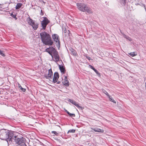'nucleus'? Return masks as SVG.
<instances>
[{
    "mask_svg": "<svg viewBox=\"0 0 146 146\" xmlns=\"http://www.w3.org/2000/svg\"><path fill=\"white\" fill-rule=\"evenodd\" d=\"M14 134L13 132L7 131L5 129L1 131L0 135V139L2 140H5L7 142L9 146L12 143V139L13 137Z\"/></svg>",
    "mask_w": 146,
    "mask_h": 146,
    "instance_id": "obj_1",
    "label": "nucleus"
},
{
    "mask_svg": "<svg viewBox=\"0 0 146 146\" xmlns=\"http://www.w3.org/2000/svg\"><path fill=\"white\" fill-rule=\"evenodd\" d=\"M41 40L43 43L45 45L51 46L52 45L53 42L50 36L46 32L44 31L40 33Z\"/></svg>",
    "mask_w": 146,
    "mask_h": 146,
    "instance_id": "obj_2",
    "label": "nucleus"
},
{
    "mask_svg": "<svg viewBox=\"0 0 146 146\" xmlns=\"http://www.w3.org/2000/svg\"><path fill=\"white\" fill-rule=\"evenodd\" d=\"M78 9L80 11L87 12L88 13H92V9L88 7L86 4L83 3H78L76 4Z\"/></svg>",
    "mask_w": 146,
    "mask_h": 146,
    "instance_id": "obj_3",
    "label": "nucleus"
},
{
    "mask_svg": "<svg viewBox=\"0 0 146 146\" xmlns=\"http://www.w3.org/2000/svg\"><path fill=\"white\" fill-rule=\"evenodd\" d=\"M14 139L17 144L19 145H24L25 142V139L23 137L19 138L18 136H16L14 135L12 139Z\"/></svg>",
    "mask_w": 146,
    "mask_h": 146,
    "instance_id": "obj_4",
    "label": "nucleus"
},
{
    "mask_svg": "<svg viewBox=\"0 0 146 146\" xmlns=\"http://www.w3.org/2000/svg\"><path fill=\"white\" fill-rule=\"evenodd\" d=\"M50 22V21L46 17H44L43 20L41 22V26L43 29H45L46 25Z\"/></svg>",
    "mask_w": 146,
    "mask_h": 146,
    "instance_id": "obj_5",
    "label": "nucleus"
},
{
    "mask_svg": "<svg viewBox=\"0 0 146 146\" xmlns=\"http://www.w3.org/2000/svg\"><path fill=\"white\" fill-rule=\"evenodd\" d=\"M52 58L53 59V60L56 62H57L60 60V57L58 55V52L56 50L51 55Z\"/></svg>",
    "mask_w": 146,
    "mask_h": 146,
    "instance_id": "obj_6",
    "label": "nucleus"
},
{
    "mask_svg": "<svg viewBox=\"0 0 146 146\" xmlns=\"http://www.w3.org/2000/svg\"><path fill=\"white\" fill-rule=\"evenodd\" d=\"M27 20L29 24L32 26L34 30H35L36 29V25L35 24L34 21L32 19L29 17L27 18Z\"/></svg>",
    "mask_w": 146,
    "mask_h": 146,
    "instance_id": "obj_7",
    "label": "nucleus"
},
{
    "mask_svg": "<svg viewBox=\"0 0 146 146\" xmlns=\"http://www.w3.org/2000/svg\"><path fill=\"white\" fill-rule=\"evenodd\" d=\"M52 38L54 41L56 42L57 45L58 46L60 45V43L59 40V37L56 34H54L52 35Z\"/></svg>",
    "mask_w": 146,
    "mask_h": 146,
    "instance_id": "obj_8",
    "label": "nucleus"
},
{
    "mask_svg": "<svg viewBox=\"0 0 146 146\" xmlns=\"http://www.w3.org/2000/svg\"><path fill=\"white\" fill-rule=\"evenodd\" d=\"M53 75V73L51 68L48 71V73L45 74L44 75V77L47 79H50L52 78Z\"/></svg>",
    "mask_w": 146,
    "mask_h": 146,
    "instance_id": "obj_9",
    "label": "nucleus"
},
{
    "mask_svg": "<svg viewBox=\"0 0 146 146\" xmlns=\"http://www.w3.org/2000/svg\"><path fill=\"white\" fill-rule=\"evenodd\" d=\"M68 101L69 102L71 103L74 104L76 107H77L78 108H80L82 110L83 109H84V108L82 107V106H79L78 103L73 100L69 99L68 100Z\"/></svg>",
    "mask_w": 146,
    "mask_h": 146,
    "instance_id": "obj_10",
    "label": "nucleus"
},
{
    "mask_svg": "<svg viewBox=\"0 0 146 146\" xmlns=\"http://www.w3.org/2000/svg\"><path fill=\"white\" fill-rule=\"evenodd\" d=\"M56 50L54 48L52 47L47 48L46 50V51L48 52L51 55Z\"/></svg>",
    "mask_w": 146,
    "mask_h": 146,
    "instance_id": "obj_11",
    "label": "nucleus"
},
{
    "mask_svg": "<svg viewBox=\"0 0 146 146\" xmlns=\"http://www.w3.org/2000/svg\"><path fill=\"white\" fill-rule=\"evenodd\" d=\"M59 76L58 72H56L54 74V78L53 79V82L56 83L57 82L58 79L59 78Z\"/></svg>",
    "mask_w": 146,
    "mask_h": 146,
    "instance_id": "obj_12",
    "label": "nucleus"
},
{
    "mask_svg": "<svg viewBox=\"0 0 146 146\" xmlns=\"http://www.w3.org/2000/svg\"><path fill=\"white\" fill-rule=\"evenodd\" d=\"M63 83L64 85L66 86H68L69 85V81L67 80L66 76H65L64 81L63 82Z\"/></svg>",
    "mask_w": 146,
    "mask_h": 146,
    "instance_id": "obj_13",
    "label": "nucleus"
},
{
    "mask_svg": "<svg viewBox=\"0 0 146 146\" xmlns=\"http://www.w3.org/2000/svg\"><path fill=\"white\" fill-rule=\"evenodd\" d=\"M92 129L96 132H103L104 130H101L100 129L96 127L94 128H92Z\"/></svg>",
    "mask_w": 146,
    "mask_h": 146,
    "instance_id": "obj_14",
    "label": "nucleus"
},
{
    "mask_svg": "<svg viewBox=\"0 0 146 146\" xmlns=\"http://www.w3.org/2000/svg\"><path fill=\"white\" fill-rule=\"evenodd\" d=\"M23 4L21 3H18L15 9H19L22 6Z\"/></svg>",
    "mask_w": 146,
    "mask_h": 146,
    "instance_id": "obj_15",
    "label": "nucleus"
},
{
    "mask_svg": "<svg viewBox=\"0 0 146 146\" xmlns=\"http://www.w3.org/2000/svg\"><path fill=\"white\" fill-rule=\"evenodd\" d=\"M18 87L20 88V90H21V91L23 92H25V91L26 89L23 88L19 84H18Z\"/></svg>",
    "mask_w": 146,
    "mask_h": 146,
    "instance_id": "obj_16",
    "label": "nucleus"
},
{
    "mask_svg": "<svg viewBox=\"0 0 146 146\" xmlns=\"http://www.w3.org/2000/svg\"><path fill=\"white\" fill-rule=\"evenodd\" d=\"M59 68L60 70L62 72H63L64 73L65 70L63 66H60Z\"/></svg>",
    "mask_w": 146,
    "mask_h": 146,
    "instance_id": "obj_17",
    "label": "nucleus"
},
{
    "mask_svg": "<svg viewBox=\"0 0 146 146\" xmlns=\"http://www.w3.org/2000/svg\"><path fill=\"white\" fill-rule=\"evenodd\" d=\"M129 54L132 57H133L137 55V54L135 52H133L129 53Z\"/></svg>",
    "mask_w": 146,
    "mask_h": 146,
    "instance_id": "obj_18",
    "label": "nucleus"
},
{
    "mask_svg": "<svg viewBox=\"0 0 146 146\" xmlns=\"http://www.w3.org/2000/svg\"><path fill=\"white\" fill-rule=\"evenodd\" d=\"M108 98H109V100L110 101L114 103H116V102L110 96H109Z\"/></svg>",
    "mask_w": 146,
    "mask_h": 146,
    "instance_id": "obj_19",
    "label": "nucleus"
},
{
    "mask_svg": "<svg viewBox=\"0 0 146 146\" xmlns=\"http://www.w3.org/2000/svg\"><path fill=\"white\" fill-rule=\"evenodd\" d=\"M123 36L125 38H126L129 41H131L132 40L131 38L129 37L128 36H127L125 35H123Z\"/></svg>",
    "mask_w": 146,
    "mask_h": 146,
    "instance_id": "obj_20",
    "label": "nucleus"
},
{
    "mask_svg": "<svg viewBox=\"0 0 146 146\" xmlns=\"http://www.w3.org/2000/svg\"><path fill=\"white\" fill-rule=\"evenodd\" d=\"M94 70L96 73L98 75V76H101L100 74L98 72V70H97L95 69Z\"/></svg>",
    "mask_w": 146,
    "mask_h": 146,
    "instance_id": "obj_21",
    "label": "nucleus"
},
{
    "mask_svg": "<svg viewBox=\"0 0 146 146\" xmlns=\"http://www.w3.org/2000/svg\"><path fill=\"white\" fill-rule=\"evenodd\" d=\"M75 130L74 129L69 130L68 131L67 133H74L75 132Z\"/></svg>",
    "mask_w": 146,
    "mask_h": 146,
    "instance_id": "obj_22",
    "label": "nucleus"
},
{
    "mask_svg": "<svg viewBox=\"0 0 146 146\" xmlns=\"http://www.w3.org/2000/svg\"><path fill=\"white\" fill-rule=\"evenodd\" d=\"M0 54L3 56L5 57V55L3 53V52L0 50Z\"/></svg>",
    "mask_w": 146,
    "mask_h": 146,
    "instance_id": "obj_23",
    "label": "nucleus"
},
{
    "mask_svg": "<svg viewBox=\"0 0 146 146\" xmlns=\"http://www.w3.org/2000/svg\"><path fill=\"white\" fill-rule=\"evenodd\" d=\"M11 15L12 16L13 18H15L16 19H17V18L16 17V15H13V13H11Z\"/></svg>",
    "mask_w": 146,
    "mask_h": 146,
    "instance_id": "obj_24",
    "label": "nucleus"
},
{
    "mask_svg": "<svg viewBox=\"0 0 146 146\" xmlns=\"http://www.w3.org/2000/svg\"><path fill=\"white\" fill-rule=\"evenodd\" d=\"M120 2L121 3H123L125 5V0H120Z\"/></svg>",
    "mask_w": 146,
    "mask_h": 146,
    "instance_id": "obj_25",
    "label": "nucleus"
},
{
    "mask_svg": "<svg viewBox=\"0 0 146 146\" xmlns=\"http://www.w3.org/2000/svg\"><path fill=\"white\" fill-rule=\"evenodd\" d=\"M37 144H39L40 145H42V146H43L42 143L41 142H40L37 139Z\"/></svg>",
    "mask_w": 146,
    "mask_h": 146,
    "instance_id": "obj_26",
    "label": "nucleus"
},
{
    "mask_svg": "<svg viewBox=\"0 0 146 146\" xmlns=\"http://www.w3.org/2000/svg\"><path fill=\"white\" fill-rule=\"evenodd\" d=\"M70 117H75V115L74 114H72L71 113H69V114H68Z\"/></svg>",
    "mask_w": 146,
    "mask_h": 146,
    "instance_id": "obj_27",
    "label": "nucleus"
},
{
    "mask_svg": "<svg viewBox=\"0 0 146 146\" xmlns=\"http://www.w3.org/2000/svg\"><path fill=\"white\" fill-rule=\"evenodd\" d=\"M104 92L107 96H108V97H109V96H110L106 90H104Z\"/></svg>",
    "mask_w": 146,
    "mask_h": 146,
    "instance_id": "obj_28",
    "label": "nucleus"
},
{
    "mask_svg": "<svg viewBox=\"0 0 146 146\" xmlns=\"http://www.w3.org/2000/svg\"><path fill=\"white\" fill-rule=\"evenodd\" d=\"M52 133H54L55 134V135H57L58 134V133L56 132V131H52Z\"/></svg>",
    "mask_w": 146,
    "mask_h": 146,
    "instance_id": "obj_29",
    "label": "nucleus"
},
{
    "mask_svg": "<svg viewBox=\"0 0 146 146\" xmlns=\"http://www.w3.org/2000/svg\"><path fill=\"white\" fill-rule=\"evenodd\" d=\"M89 66L90 68L93 70L95 69L91 65H89Z\"/></svg>",
    "mask_w": 146,
    "mask_h": 146,
    "instance_id": "obj_30",
    "label": "nucleus"
},
{
    "mask_svg": "<svg viewBox=\"0 0 146 146\" xmlns=\"http://www.w3.org/2000/svg\"><path fill=\"white\" fill-rule=\"evenodd\" d=\"M40 15H43L44 14V13L42 11V10L41 9L40 10Z\"/></svg>",
    "mask_w": 146,
    "mask_h": 146,
    "instance_id": "obj_31",
    "label": "nucleus"
},
{
    "mask_svg": "<svg viewBox=\"0 0 146 146\" xmlns=\"http://www.w3.org/2000/svg\"><path fill=\"white\" fill-rule=\"evenodd\" d=\"M3 7V5H0V10H1V9Z\"/></svg>",
    "mask_w": 146,
    "mask_h": 146,
    "instance_id": "obj_32",
    "label": "nucleus"
},
{
    "mask_svg": "<svg viewBox=\"0 0 146 146\" xmlns=\"http://www.w3.org/2000/svg\"><path fill=\"white\" fill-rule=\"evenodd\" d=\"M87 58L89 60H90V59H91V58L90 57H89V56H88V57H87Z\"/></svg>",
    "mask_w": 146,
    "mask_h": 146,
    "instance_id": "obj_33",
    "label": "nucleus"
},
{
    "mask_svg": "<svg viewBox=\"0 0 146 146\" xmlns=\"http://www.w3.org/2000/svg\"><path fill=\"white\" fill-rule=\"evenodd\" d=\"M65 111L66 112L68 113V114H69L70 112H68L67 110H65Z\"/></svg>",
    "mask_w": 146,
    "mask_h": 146,
    "instance_id": "obj_34",
    "label": "nucleus"
},
{
    "mask_svg": "<svg viewBox=\"0 0 146 146\" xmlns=\"http://www.w3.org/2000/svg\"><path fill=\"white\" fill-rule=\"evenodd\" d=\"M37 9H38L39 10V9H40L41 8L40 7H38V8H37Z\"/></svg>",
    "mask_w": 146,
    "mask_h": 146,
    "instance_id": "obj_35",
    "label": "nucleus"
},
{
    "mask_svg": "<svg viewBox=\"0 0 146 146\" xmlns=\"http://www.w3.org/2000/svg\"><path fill=\"white\" fill-rule=\"evenodd\" d=\"M64 32L65 33L66 32L65 31H64Z\"/></svg>",
    "mask_w": 146,
    "mask_h": 146,
    "instance_id": "obj_36",
    "label": "nucleus"
}]
</instances>
